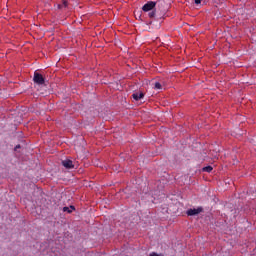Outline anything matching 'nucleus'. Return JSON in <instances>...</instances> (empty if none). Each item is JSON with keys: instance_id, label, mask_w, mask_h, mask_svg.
I'll list each match as a JSON object with an SVG mask.
<instances>
[{"instance_id": "obj_9", "label": "nucleus", "mask_w": 256, "mask_h": 256, "mask_svg": "<svg viewBox=\"0 0 256 256\" xmlns=\"http://www.w3.org/2000/svg\"><path fill=\"white\" fill-rule=\"evenodd\" d=\"M154 88H155V89H163V86L161 85V83L156 82V83L154 84Z\"/></svg>"}, {"instance_id": "obj_2", "label": "nucleus", "mask_w": 256, "mask_h": 256, "mask_svg": "<svg viewBox=\"0 0 256 256\" xmlns=\"http://www.w3.org/2000/svg\"><path fill=\"white\" fill-rule=\"evenodd\" d=\"M199 213H203V207L201 206H199L198 208H190L186 211V215H188V217L199 215Z\"/></svg>"}, {"instance_id": "obj_10", "label": "nucleus", "mask_w": 256, "mask_h": 256, "mask_svg": "<svg viewBox=\"0 0 256 256\" xmlns=\"http://www.w3.org/2000/svg\"><path fill=\"white\" fill-rule=\"evenodd\" d=\"M150 256H163V254H157L156 252H152Z\"/></svg>"}, {"instance_id": "obj_5", "label": "nucleus", "mask_w": 256, "mask_h": 256, "mask_svg": "<svg viewBox=\"0 0 256 256\" xmlns=\"http://www.w3.org/2000/svg\"><path fill=\"white\" fill-rule=\"evenodd\" d=\"M62 165L65 169H73L75 167V165H73V161L70 159L63 160Z\"/></svg>"}, {"instance_id": "obj_1", "label": "nucleus", "mask_w": 256, "mask_h": 256, "mask_svg": "<svg viewBox=\"0 0 256 256\" xmlns=\"http://www.w3.org/2000/svg\"><path fill=\"white\" fill-rule=\"evenodd\" d=\"M156 6H157V2L148 1L146 4L143 5L142 11H144V13H148V16L150 19H155L156 12L153 11V8Z\"/></svg>"}, {"instance_id": "obj_4", "label": "nucleus", "mask_w": 256, "mask_h": 256, "mask_svg": "<svg viewBox=\"0 0 256 256\" xmlns=\"http://www.w3.org/2000/svg\"><path fill=\"white\" fill-rule=\"evenodd\" d=\"M143 97H145V93H143L142 91L134 92L132 94V98L134 99V101H141Z\"/></svg>"}, {"instance_id": "obj_13", "label": "nucleus", "mask_w": 256, "mask_h": 256, "mask_svg": "<svg viewBox=\"0 0 256 256\" xmlns=\"http://www.w3.org/2000/svg\"><path fill=\"white\" fill-rule=\"evenodd\" d=\"M63 6L67 7V0H63Z\"/></svg>"}, {"instance_id": "obj_11", "label": "nucleus", "mask_w": 256, "mask_h": 256, "mask_svg": "<svg viewBox=\"0 0 256 256\" xmlns=\"http://www.w3.org/2000/svg\"><path fill=\"white\" fill-rule=\"evenodd\" d=\"M202 1H203V0H194V3H195L196 5H199Z\"/></svg>"}, {"instance_id": "obj_12", "label": "nucleus", "mask_w": 256, "mask_h": 256, "mask_svg": "<svg viewBox=\"0 0 256 256\" xmlns=\"http://www.w3.org/2000/svg\"><path fill=\"white\" fill-rule=\"evenodd\" d=\"M17 149H21V145L20 144L15 146L14 151H17Z\"/></svg>"}, {"instance_id": "obj_6", "label": "nucleus", "mask_w": 256, "mask_h": 256, "mask_svg": "<svg viewBox=\"0 0 256 256\" xmlns=\"http://www.w3.org/2000/svg\"><path fill=\"white\" fill-rule=\"evenodd\" d=\"M156 5H157L158 9L161 11V13H165V11H167V9L165 8V2L158 1V2H156Z\"/></svg>"}, {"instance_id": "obj_8", "label": "nucleus", "mask_w": 256, "mask_h": 256, "mask_svg": "<svg viewBox=\"0 0 256 256\" xmlns=\"http://www.w3.org/2000/svg\"><path fill=\"white\" fill-rule=\"evenodd\" d=\"M205 173H211L213 171V168L211 166H206L202 169Z\"/></svg>"}, {"instance_id": "obj_3", "label": "nucleus", "mask_w": 256, "mask_h": 256, "mask_svg": "<svg viewBox=\"0 0 256 256\" xmlns=\"http://www.w3.org/2000/svg\"><path fill=\"white\" fill-rule=\"evenodd\" d=\"M33 81L36 85H45V78L39 72H34Z\"/></svg>"}, {"instance_id": "obj_7", "label": "nucleus", "mask_w": 256, "mask_h": 256, "mask_svg": "<svg viewBox=\"0 0 256 256\" xmlns=\"http://www.w3.org/2000/svg\"><path fill=\"white\" fill-rule=\"evenodd\" d=\"M63 211H64V213H73V211H75V206H70V208L64 207Z\"/></svg>"}]
</instances>
